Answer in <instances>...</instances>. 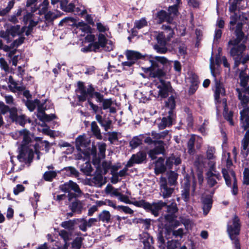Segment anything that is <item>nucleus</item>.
I'll use <instances>...</instances> for the list:
<instances>
[{"instance_id": "f257e3e1", "label": "nucleus", "mask_w": 249, "mask_h": 249, "mask_svg": "<svg viewBox=\"0 0 249 249\" xmlns=\"http://www.w3.org/2000/svg\"><path fill=\"white\" fill-rule=\"evenodd\" d=\"M148 59L151 63V66L148 68H142V69L149 77L157 78L159 79V81L155 85L158 90L154 89L150 91L151 94L156 98H166L168 96L169 93L172 91V88L169 82L162 79L165 75V72L161 69L158 68V64L160 63L162 64H166L168 63V60L164 57L158 56H150Z\"/></svg>"}, {"instance_id": "f03ea898", "label": "nucleus", "mask_w": 249, "mask_h": 249, "mask_svg": "<svg viewBox=\"0 0 249 249\" xmlns=\"http://www.w3.org/2000/svg\"><path fill=\"white\" fill-rule=\"evenodd\" d=\"M241 0H234V2L229 6L230 11L233 13V14L231 16L230 29L233 30L234 28V25L236 24L235 31L236 38L233 40H230L228 43L229 46H233L231 50L230 53L231 55L234 59L235 67H238L240 64L242 59V53L246 48L244 42L246 38L242 31L243 24L238 21V20L241 18V16L240 15L238 17L237 14L234 13L237 9V3Z\"/></svg>"}, {"instance_id": "7ed1b4c3", "label": "nucleus", "mask_w": 249, "mask_h": 249, "mask_svg": "<svg viewBox=\"0 0 249 249\" xmlns=\"http://www.w3.org/2000/svg\"><path fill=\"white\" fill-rule=\"evenodd\" d=\"M77 87L76 93L79 101L84 102L88 98L91 99L93 96L96 97L97 102L102 103L105 100L102 94L94 92V89L91 85L86 87L83 82L79 81L77 83Z\"/></svg>"}, {"instance_id": "20e7f679", "label": "nucleus", "mask_w": 249, "mask_h": 249, "mask_svg": "<svg viewBox=\"0 0 249 249\" xmlns=\"http://www.w3.org/2000/svg\"><path fill=\"white\" fill-rule=\"evenodd\" d=\"M175 27L179 35L181 36L185 35V28L184 26H178L177 28L175 24H173L172 26L163 25L162 28L164 30V31L159 33L157 36L158 42L161 45H165L167 41L173 37L174 34L173 29Z\"/></svg>"}, {"instance_id": "39448f33", "label": "nucleus", "mask_w": 249, "mask_h": 249, "mask_svg": "<svg viewBox=\"0 0 249 249\" xmlns=\"http://www.w3.org/2000/svg\"><path fill=\"white\" fill-rule=\"evenodd\" d=\"M236 90L238 92V96L240 100L241 104L239 105L240 110V119L242 123V127L244 130H245L249 127V107L247 106L249 102V98L248 96L240 91L239 89H237Z\"/></svg>"}, {"instance_id": "423d86ee", "label": "nucleus", "mask_w": 249, "mask_h": 249, "mask_svg": "<svg viewBox=\"0 0 249 249\" xmlns=\"http://www.w3.org/2000/svg\"><path fill=\"white\" fill-rule=\"evenodd\" d=\"M105 34L99 33L98 35V41L90 43L88 48H84L83 51L97 52L100 48L106 51H110L113 50L114 45L112 41L107 39Z\"/></svg>"}, {"instance_id": "0eeeda50", "label": "nucleus", "mask_w": 249, "mask_h": 249, "mask_svg": "<svg viewBox=\"0 0 249 249\" xmlns=\"http://www.w3.org/2000/svg\"><path fill=\"white\" fill-rule=\"evenodd\" d=\"M41 1L42 0H28L26 6L27 7H31L32 12H35L38 8L37 3L38 1L41 2ZM23 21L26 25L29 23L28 30H30L33 27L35 26L38 23L39 21V18L32 13H27L24 16ZM29 34V31H27L26 32V35L28 36Z\"/></svg>"}, {"instance_id": "6e6552de", "label": "nucleus", "mask_w": 249, "mask_h": 249, "mask_svg": "<svg viewBox=\"0 0 249 249\" xmlns=\"http://www.w3.org/2000/svg\"><path fill=\"white\" fill-rule=\"evenodd\" d=\"M26 106L31 111H33L37 107L38 112L37 116L39 119L41 121L49 122L56 118L53 114H47L45 112L46 108L44 107V105L40 104L39 101L37 99L34 101L28 100L26 102Z\"/></svg>"}, {"instance_id": "1a4fd4ad", "label": "nucleus", "mask_w": 249, "mask_h": 249, "mask_svg": "<svg viewBox=\"0 0 249 249\" xmlns=\"http://www.w3.org/2000/svg\"><path fill=\"white\" fill-rule=\"evenodd\" d=\"M168 132L166 131L160 133H157L155 132H152V136L154 140L155 141V145L159 144L153 149H152L149 152V156L152 159L156 158V156L160 154L163 153L164 151V147L162 141H158L160 139L164 138L167 135Z\"/></svg>"}, {"instance_id": "9d476101", "label": "nucleus", "mask_w": 249, "mask_h": 249, "mask_svg": "<svg viewBox=\"0 0 249 249\" xmlns=\"http://www.w3.org/2000/svg\"><path fill=\"white\" fill-rule=\"evenodd\" d=\"M4 27L6 30L0 31V37L4 39L7 43L10 42L15 36L24 32V28L21 29L19 25H6Z\"/></svg>"}, {"instance_id": "9b49d317", "label": "nucleus", "mask_w": 249, "mask_h": 249, "mask_svg": "<svg viewBox=\"0 0 249 249\" xmlns=\"http://www.w3.org/2000/svg\"><path fill=\"white\" fill-rule=\"evenodd\" d=\"M240 230V223L239 218L234 215L227 224V231L232 242L239 240L238 235Z\"/></svg>"}, {"instance_id": "f8f14e48", "label": "nucleus", "mask_w": 249, "mask_h": 249, "mask_svg": "<svg viewBox=\"0 0 249 249\" xmlns=\"http://www.w3.org/2000/svg\"><path fill=\"white\" fill-rule=\"evenodd\" d=\"M136 206L142 207L146 210L151 212V213L155 216L159 215V211L162 207L166 205V203L162 201H159L157 203H153L152 204L146 202L143 200L136 201L135 202Z\"/></svg>"}, {"instance_id": "ddd939ff", "label": "nucleus", "mask_w": 249, "mask_h": 249, "mask_svg": "<svg viewBox=\"0 0 249 249\" xmlns=\"http://www.w3.org/2000/svg\"><path fill=\"white\" fill-rule=\"evenodd\" d=\"M208 167V170L206 173V179L208 185L213 187L217 183L218 181L221 179V177L220 173L216 170L214 162L211 161Z\"/></svg>"}, {"instance_id": "4468645a", "label": "nucleus", "mask_w": 249, "mask_h": 249, "mask_svg": "<svg viewBox=\"0 0 249 249\" xmlns=\"http://www.w3.org/2000/svg\"><path fill=\"white\" fill-rule=\"evenodd\" d=\"M59 188L62 191L69 193L68 197L69 201H71L72 198L76 197L75 194L70 193L71 191H74L77 196L81 195L82 193L78 185L75 182H74L71 180H70L68 182L61 185L59 186Z\"/></svg>"}, {"instance_id": "2eb2a0df", "label": "nucleus", "mask_w": 249, "mask_h": 249, "mask_svg": "<svg viewBox=\"0 0 249 249\" xmlns=\"http://www.w3.org/2000/svg\"><path fill=\"white\" fill-rule=\"evenodd\" d=\"M222 172L226 183L228 186H230L231 184V182H233L232 193L234 195H237L238 193V188L235 175L234 172L231 170L223 169Z\"/></svg>"}, {"instance_id": "dca6fc26", "label": "nucleus", "mask_w": 249, "mask_h": 249, "mask_svg": "<svg viewBox=\"0 0 249 249\" xmlns=\"http://www.w3.org/2000/svg\"><path fill=\"white\" fill-rule=\"evenodd\" d=\"M27 144L22 143L19 150V154L17 156V158L20 162H25L26 160H32L33 158L34 151Z\"/></svg>"}, {"instance_id": "f3484780", "label": "nucleus", "mask_w": 249, "mask_h": 249, "mask_svg": "<svg viewBox=\"0 0 249 249\" xmlns=\"http://www.w3.org/2000/svg\"><path fill=\"white\" fill-rule=\"evenodd\" d=\"M131 166H127V164L125 167L119 172H117L120 166H113L112 167L111 181L113 184H116L120 181L122 178L126 176L127 174L128 168Z\"/></svg>"}, {"instance_id": "a211bd4d", "label": "nucleus", "mask_w": 249, "mask_h": 249, "mask_svg": "<svg viewBox=\"0 0 249 249\" xmlns=\"http://www.w3.org/2000/svg\"><path fill=\"white\" fill-rule=\"evenodd\" d=\"M160 195L163 198H168L171 196L174 192V188L168 186L166 178L163 177H161L160 178Z\"/></svg>"}, {"instance_id": "6ab92c4d", "label": "nucleus", "mask_w": 249, "mask_h": 249, "mask_svg": "<svg viewBox=\"0 0 249 249\" xmlns=\"http://www.w3.org/2000/svg\"><path fill=\"white\" fill-rule=\"evenodd\" d=\"M12 136L14 139L22 140V143L29 144L31 141L30 134L26 129L17 131L12 133Z\"/></svg>"}, {"instance_id": "aec40b11", "label": "nucleus", "mask_w": 249, "mask_h": 249, "mask_svg": "<svg viewBox=\"0 0 249 249\" xmlns=\"http://www.w3.org/2000/svg\"><path fill=\"white\" fill-rule=\"evenodd\" d=\"M88 184L90 186L101 187L106 182V179L104 178L102 174L96 171L94 177L88 180Z\"/></svg>"}, {"instance_id": "412c9836", "label": "nucleus", "mask_w": 249, "mask_h": 249, "mask_svg": "<svg viewBox=\"0 0 249 249\" xmlns=\"http://www.w3.org/2000/svg\"><path fill=\"white\" fill-rule=\"evenodd\" d=\"M146 154L143 152H139L134 154L127 162V166H132L134 163H140L146 159Z\"/></svg>"}, {"instance_id": "4be33fe9", "label": "nucleus", "mask_w": 249, "mask_h": 249, "mask_svg": "<svg viewBox=\"0 0 249 249\" xmlns=\"http://www.w3.org/2000/svg\"><path fill=\"white\" fill-rule=\"evenodd\" d=\"M167 211L168 213L165 215V219L169 222H171L176 218L175 214L178 211L176 203L174 202L168 205L167 208Z\"/></svg>"}, {"instance_id": "5701e85b", "label": "nucleus", "mask_w": 249, "mask_h": 249, "mask_svg": "<svg viewBox=\"0 0 249 249\" xmlns=\"http://www.w3.org/2000/svg\"><path fill=\"white\" fill-rule=\"evenodd\" d=\"M33 147L34 149V152L37 155V159L39 160L40 159L39 157V150H44L46 152H48L49 148V143L47 141H39L37 143L33 144Z\"/></svg>"}, {"instance_id": "b1692460", "label": "nucleus", "mask_w": 249, "mask_h": 249, "mask_svg": "<svg viewBox=\"0 0 249 249\" xmlns=\"http://www.w3.org/2000/svg\"><path fill=\"white\" fill-rule=\"evenodd\" d=\"M163 113H164V112ZM165 114L167 115V117H163L161 122L158 124V127L160 129H163L166 127L171 125L173 120L174 119V114H170L167 113H166V112Z\"/></svg>"}, {"instance_id": "393cba45", "label": "nucleus", "mask_w": 249, "mask_h": 249, "mask_svg": "<svg viewBox=\"0 0 249 249\" xmlns=\"http://www.w3.org/2000/svg\"><path fill=\"white\" fill-rule=\"evenodd\" d=\"M181 160L178 155L172 154L166 159V165L168 169H172L173 165L177 166L180 164Z\"/></svg>"}, {"instance_id": "a878e982", "label": "nucleus", "mask_w": 249, "mask_h": 249, "mask_svg": "<svg viewBox=\"0 0 249 249\" xmlns=\"http://www.w3.org/2000/svg\"><path fill=\"white\" fill-rule=\"evenodd\" d=\"M196 138L198 139L200 142L196 144V148L199 149L201 147V140L199 139L198 136L196 135H192L189 140L188 142L187 145H188V152L192 154L194 153L195 149H194V143L196 140Z\"/></svg>"}, {"instance_id": "bb28decb", "label": "nucleus", "mask_w": 249, "mask_h": 249, "mask_svg": "<svg viewBox=\"0 0 249 249\" xmlns=\"http://www.w3.org/2000/svg\"><path fill=\"white\" fill-rule=\"evenodd\" d=\"M176 103L175 98L171 96H170L168 100L165 102V107L162 109L165 110L164 113L167 112L168 114H174L173 109L175 108Z\"/></svg>"}, {"instance_id": "cd10ccee", "label": "nucleus", "mask_w": 249, "mask_h": 249, "mask_svg": "<svg viewBox=\"0 0 249 249\" xmlns=\"http://www.w3.org/2000/svg\"><path fill=\"white\" fill-rule=\"evenodd\" d=\"M89 143V141L85 135L79 136L76 140V148L80 151H82L81 147H86Z\"/></svg>"}, {"instance_id": "c85d7f7f", "label": "nucleus", "mask_w": 249, "mask_h": 249, "mask_svg": "<svg viewBox=\"0 0 249 249\" xmlns=\"http://www.w3.org/2000/svg\"><path fill=\"white\" fill-rule=\"evenodd\" d=\"M225 94V89L223 85L216 81L215 82V89L214 92V98L216 102H219L220 96H223Z\"/></svg>"}, {"instance_id": "c756f323", "label": "nucleus", "mask_w": 249, "mask_h": 249, "mask_svg": "<svg viewBox=\"0 0 249 249\" xmlns=\"http://www.w3.org/2000/svg\"><path fill=\"white\" fill-rule=\"evenodd\" d=\"M167 166L164 164V160L160 158L155 164V171L156 174H160L165 171Z\"/></svg>"}, {"instance_id": "7c9ffc66", "label": "nucleus", "mask_w": 249, "mask_h": 249, "mask_svg": "<svg viewBox=\"0 0 249 249\" xmlns=\"http://www.w3.org/2000/svg\"><path fill=\"white\" fill-rule=\"evenodd\" d=\"M242 153L247 156L249 153V130L246 132L244 138L242 141Z\"/></svg>"}, {"instance_id": "2f4dec72", "label": "nucleus", "mask_w": 249, "mask_h": 249, "mask_svg": "<svg viewBox=\"0 0 249 249\" xmlns=\"http://www.w3.org/2000/svg\"><path fill=\"white\" fill-rule=\"evenodd\" d=\"M156 17L160 23L166 21L168 23L170 24L169 26H172L173 24H174L171 22L169 16L167 15L166 12L164 11L161 10L158 12L157 13Z\"/></svg>"}, {"instance_id": "473e14b6", "label": "nucleus", "mask_w": 249, "mask_h": 249, "mask_svg": "<svg viewBox=\"0 0 249 249\" xmlns=\"http://www.w3.org/2000/svg\"><path fill=\"white\" fill-rule=\"evenodd\" d=\"M215 149L213 147L209 146L206 152V159L208 160V166H209V163L211 162H214L215 166H216L215 159L216 156L215 155Z\"/></svg>"}, {"instance_id": "72a5a7b5", "label": "nucleus", "mask_w": 249, "mask_h": 249, "mask_svg": "<svg viewBox=\"0 0 249 249\" xmlns=\"http://www.w3.org/2000/svg\"><path fill=\"white\" fill-rule=\"evenodd\" d=\"M227 100L224 98L222 99V103L224 105V112L223 115L225 118L231 125H233V122L232 121L233 114L231 111H229L228 110L226 105Z\"/></svg>"}, {"instance_id": "f704fd0d", "label": "nucleus", "mask_w": 249, "mask_h": 249, "mask_svg": "<svg viewBox=\"0 0 249 249\" xmlns=\"http://www.w3.org/2000/svg\"><path fill=\"white\" fill-rule=\"evenodd\" d=\"M143 237L142 242L144 249H154L152 246L153 244V238L148 233H145L143 234Z\"/></svg>"}, {"instance_id": "c9c22d12", "label": "nucleus", "mask_w": 249, "mask_h": 249, "mask_svg": "<svg viewBox=\"0 0 249 249\" xmlns=\"http://www.w3.org/2000/svg\"><path fill=\"white\" fill-rule=\"evenodd\" d=\"M203 213L207 215L212 207V200L210 196L202 198Z\"/></svg>"}, {"instance_id": "e433bc0d", "label": "nucleus", "mask_w": 249, "mask_h": 249, "mask_svg": "<svg viewBox=\"0 0 249 249\" xmlns=\"http://www.w3.org/2000/svg\"><path fill=\"white\" fill-rule=\"evenodd\" d=\"M77 29L78 30L77 32H81V34H80L81 36H85L86 34L90 33L91 32V28L90 26L83 22L78 23Z\"/></svg>"}, {"instance_id": "4c0bfd02", "label": "nucleus", "mask_w": 249, "mask_h": 249, "mask_svg": "<svg viewBox=\"0 0 249 249\" xmlns=\"http://www.w3.org/2000/svg\"><path fill=\"white\" fill-rule=\"evenodd\" d=\"M125 55L127 60H131L134 61V63L137 59L142 57L141 54L139 52L131 50H127L125 52Z\"/></svg>"}, {"instance_id": "58836bf2", "label": "nucleus", "mask_w": 249, "mask_h": 249, "mask_svg": "<svg viewBox=\"0 0 249 249\" xmlns=\"http://www.w3.org/2000/svg\"><path fill=\"white\" fill-rule=\"evenodd\" d=\"M98 218L100 221L108 223L111 221V214L109 211L104 210L99 214Z\"/></svg>"}, {"instance_id": "ea45409f", "label": "nucleus", "mask_w": 249, "mask_h": 249, "mask_svg": "<svg viewBox=\"0 0 249 249\" xmlns=\"http://www.w3.org/2000/svg\"><path fill=\"white\" fill-rule=\"evenodd\" d=\"M113 103L111 99H105L102 102L103 109L106 110L109 108L110 113H115L116 111V108L111 107Z\"/></svg>"}, {"instance_id": "a19ab883", "label": "nucleus", "mask_w": 249, "mask_h": 249, "mask_svg": "<svg viewBox=\"0 0 249 249\" xmlns=\"http://www.w3.org/2000/svg\"><path fill=\"white\" fill-rule=\"evenodd\" d=\"M144 139V135H140L134 137L130 142V145L132 148H135L140 145Z\"/></svg>"}, {"instance_id": "79ce46f5", "label": "nucleus", "mask_w": 249, "mask_h": 249, "mask_svg": "<svg viewBox=\"0 0 249 249\" xmlns=\"http://www.w3.org/2000/svg\"><path fill=\"white\" fill-rule=\"evenodd\" d=\"M135 98L140 103H145L149 99V94L140 91H137L135 94Z\"/></svg>"}, {"instance_id": "37998d69", "label": "nucleus", "mask_w": 249, "mask_h": 249, "mask_svg": "<svg viewBox=\"0 0 249 249\" xmlns=\"http://www.w3.org/2000/svg\"><path fill=\"white\" fill-rule=\"evenodd\" d=\"M168 182L170 186L176 185L178 174L175 171H171L167 173Z\"/></svg>"}, {"instance_id": "c03bdc74", "label": "nucleus", "mask_w": 249, "mask_h": 249, "mask_svg": "<svg viewBox=\"0 0 249 249\" xmlns=\"http://www.w3.org/2000/svg\"><path fill=\"white\" fill-rule=\"evenodd\" d=\"M91 129L94 136L98 140H101L102 136L101 134L100 129L95 122L91 123Z\"/></svg>"}, {"instance_id": "a18cd8bd", "label": "nucleus", "mask_w": 249, "mask_h": 249, "mask_svg": "<svg viewBox=\"0 0 249 249\" xmlns=\"http://www.w3.org/2000/svg\"><path fill=\"white\" fill-rule=\"evenodd\" d=\"M167 232L169 236L171 234L175 237L180 238H181L185 234L184 230L182 228H179L176 230L167 231Z\"/></svg>"}, {"instance_id": "49530a36", "label": "nucleus", "mask_w": 249, "mask_h": 249, "mask_svg": "<svg viewBox=\"0 0 249 249\" xmlns=\"http://www.w3.org/2000/svg\"><path fill=\"white\" fill-rule=\"evenodd\" d=\"M9 112L10 113V118L13 122L22 114L20 110L18 109L15 107L10 108Z\"/></svg>"}, {"instance_id": "de8ad7c7", "label": "nucleus", "mask_w": 249, "mask_h": 249, "mask_svg": "<svg viewBox=\"0 0 249 249\" xmlns=\"http://www.w3.org/2000/svg\"><path fill=\"white\" fill-rule=\"evenodd\" d=\"M206 159L203 155H198L196 157L195 165L198 168H202L205 167Z\"/></svg>"}, {"instance_id": "09e8293b", "label": "nucleus", "mask_w": 249, "mask_h": 249, "mask_svg": "<svg viewBox=\"0 0 249 249\" xmlns=\"http://www.w3.org/2000/svg\"><path fill=\"white\" fill-rule=\"evenodd\" d=\"M81 171L87 176L90 175L92 171V168L90 163L88 161H86L81 166Z\"/></svg>"}, {"instance_id": "8fccbe9b", "label": "nucleus", "mask_w": 249, "mask_h": 249, "mask_svg": "<svg viewBox=\"0 0 249 249\" xmlns=\"http://www.w3.org/2000/svg\"><path fill=\"white\" fill-rule=\"evenodd\" d=\"M71 209L73 212L80 213L82 209V203L79 200H75L70 205Z\"/></svg>"}, {"instance_id": "3c124183", "label": "nucleus", "mask_w": 249, "mask_h": 249, "mask_svg": "<svg viewBox=\"0 0 249 249\" xmlns=\"http://www.w3.org/2000/svg\"><path fill=\"white\" fill-rule=\"evenodd\" d=\"M60 16V12L56 11L55 12L49 11L45 15V18L48 21H52L54 19Z\"/></svg>"}, {"instance_id": "603ef678", "label": "nucleus", "mask_w": 249, "mask_h": 249, "mask_svg": "<svg viewBox=\"0 0 249 249\" xmlns=\"http://www.w3.org/2000/svg\"><path fill=\"white\" fill-rule=\"evenodd\" d=\"M9 108L8 106L4 105L3 102H0V126L3 124V119L1 114H4L7 111H9Z\"/></svg>"}, {"instance_id": "864d4df0", "label": "nucleus", "mask_w": 249, "mask_h": 249, "mask_svg": "<svg viewBox=\"0 0 249 249\" xmlns=\"http://www.w3.org/2000/svg\"><path fill=\"white\" fill-rule=\"evenodd\" d=\"M49 4V1L48 0H44L43 2L39 5V6H38L37 9H39L38 14H44L48 9Z\"/></svg>"}, {"instance_id": "5fc2aeb1", "label": "nucleus", "mask_w": 249, "mask_h": 249, "mask_svg": "<svg viewBox=\"0 0 249 249\" xmlns=\"http://www.w3.org/2000/svg\"><path fill=\"white\" fill-rule=\"evenodd\" d=\"M178 13V6L177 4H175L173 6H170L168 9V15L169 16L171 22L173 18L177 15Z\"/></svg>"}, {"instance_id": "6e6d98bb", "label": "nucleus", "mask_w": 249, "mask_h": 249, "mask_svg": "<svg viewBox=\"0 0 249 249\" xmlns=\"http://www.w3.org/2000/svg\"><path fill=\"white\" fill-rule=\"evenodd\" d=\"M125 195H124L122 193H120V195L118 196V199L123 202L126 204H130V201L129 200L130 193L128 190H126Z\"/></svg>"}, {"instance_id": "4d7b16f0", "label": "nucleus", "mask_w": 249, "mask_h": 249, "mask_svg": "<svg viewBox=\"0 0 249 249\" xmlns=\"http://www.w3.org/2000/svg\"><path fill=\"white\" fill-rule=\"evenodd\" d=\"M56 176V173L54 171H46L43 175L44 179L48 181H51Z\"/></svg>"}, {"instance_id": "13d9d810", "label": "nucleus", "mask_w": 249, "mask_h": 249, "mask_svg": "<svg viewBox=\"0 0 249 249\" xmlns=\"http://www.w3.org/2000/svg\"><path fill=\"white\" fill-rule=\"evenodd\" d=\"M180 247V243L177 240H171L167 243L168 249H178Z\"/></svg>"}, {"instance_id": "bf43d9fd", "label": "nucleus", "mask_w": 249, "mask_h": 249, "mask_svg": "<svg viewBox=\"0 0 249 249\" xmlns=\"http://www.w3.org/2000/svg\"><path fill=\"white\" fill-rule=\"evenodd\" d=\"M240 79L241 81V85L243 87H246L249 77L244 71H242L240 72Z\"/></svg>"}, {"instance_id": "052dcab7", "label": "nucleus", "mask_w": 249, "mask_h": 249, "mask_svg": "<svg viewBox=\"0 0 249 249\" xmlns=\"http://www.w3.org/2000/svg\"><path fill=\"white\" fill-rule=\"evenodd\" d=\"M75 220H70L68 221L62 222L61 225L63 228L65 229H67L68 230H72L73 228Z\"/></svg>"}, {"instance_id": "680f3d73", "label": "nucleus", "mask_w": 249, "mask_h": 249, "mask_svg": "<svg viewBox=\"0 0 249 249\" xmlns=\"http://www.w3.org/2000/svg\"><path fill=\"white\" fill-rule=\"evenodd\" d=\"M117 210L123 212L126 214H132L134 212L131 209L127 206L119 205L117 206Z\"/></svg>"}, {"instance_id": "e2e57ef3", "label": "nucleus", "mask_w": 249, "mask_h": 249, "mask_svg": "<svg viewBox=\"0 0 249 249\" xmlns=\"http://www.w3.org/2000/svg\"><path fill=\"white\" fill-rule=\"evenodd\" d=\"M147 25V21L145 18H142L135 22V26L138 29H141Z\"/></svg>"}, {"instance_id": "0e129e2a", "label": "nucleus", "mask_w": 249, "mask_h": 249, "mask_svg": "<svg viewBox=\"0 0 249 249\" xmlns=\"http://www.w3.org/2000/svg\"><path fill=\"white\" fill-rule=\"evenodd\" d=\"M96 27L97 30L100 33L105 34L107 36V34H106V32L108 30V28L107 26L104 25L100 22H98L96 23Z\"/></svg>"}, {"instance_id": "69168bd1", "label": "nucleus", "mask_w": 249, "mask_h": 249, "mask_svg": "<svg viewBox=\"0 0 249 249\" xmlns=\"http://www.w3.org/2000/svg\"><path fill=\"white\" fill-rule=\"evenodd\" d=\"M28 119L23 114H21V115L14 122H15L17 124H18L21 126H23L27 122Z\"/></svg>"}, {"instance_id": "338daca9", "label": "nucleus", "mask_w": 249, "mask_h": 249, "mask_svg": "<svg viewBox=\"0 0 249 249\" xmlns=\"http://www.w3.org/2000/svg\"><path fill=\"white\" fill-rule=\"evenodd\" d=\"M79 229L84 231H86L87 230V228H88V223L87 222V220L85 219H80L79 220Z\"/></svg>"}, {"instance_id": "774afa93", "label": "nucleus", "mask_w": 249, "mask_h": 249, "mask_svg": "<svg viewBox=\"0 0 249 249\" xmlns=\"http://www.w3.org/2000/svg\"><path fill=\"white\" fill-rule=\"evenodd\" d=\"M243 183L249 185V169L246 168L243 172Z\"/></svg>"}]
</instances>
